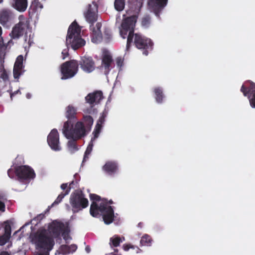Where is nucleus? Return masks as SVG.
<instances>
[{"label":"nucleus","instance_id":"obj_1","mask_svg":"<svg viewBox=\"0 0 255 255\" xmlns=\"http://www.w3.org/2000/svg\"><path fill=\"white\" fill-rule=\"evenodd\" d=\"M137 18V15H133L124 19L121 24L122 28L120 30V35L125 39L128 32L126 46L127 51L129 50L134 38V44L135 47L139 49L142 50L143 54L147 56L148 54V50L152 49L153 43L150 39L140 34L134 33Z\"/></svg>","mask_w":255,"mask_h":255},{"label":"nucleus","instance_id":"obj_2","mask_svg":"<svg viewBox=\"0 0 255 255\" xmlns=\"http://www.w3.org/2000/svg\"><path fill=\"white\" fill-rule=\"evenodd\" d=\"M29 239L35 249L42 252H50L55 245L54 239L46 234L45 230H39L30 234Z\"/></svg>","mask_w":255,"mask_h":255},{"label":"nucleus","instance_id":"obj_3","mask_svg":"<svg viewBox=\"0 0 255 255\" xmlns=\"http://www.w3.org/2000/svg\"><path fill=\"white\" fill-rule=\"evenodd\" d=\"M81 28L76 21L69 26L66 36V44H70L72 48L77 50L85 45V41L81 37Z\"/></svg>","mask_w":255,"mask_h":255},{"label":"nucleus","instance_id":"obj_4","mask_svg":"<svg viewBox=\"0 0 255 255\" xmlns=\"http://www.w3.org/2000/svg\"><path fill=\"white\" fill-rule=\"evenodd\" d=\"M69 124V122L64 123L62 132L64 136L67 138H75L80 139L86 135V129L82 122L79 121Z\"/></svg>","mask_w":255,"mask_h":255},{"label":"nucleus","instance_id":"obj_5","mask_svg":"<svg viewBox=\"0 0 255 255\" xmlns=\"http://www.w3.org/2000/svg\"><path fill=\"white\" fill-rule=\"evenodd\" d=\"M74 213H78L86 208L89 205V201L85 197V194L81 190H76L72 193L69 199Z\"/></svg>","mask_w":255,"mask_h":255},{"label":"nucleus","instance_id":"obj_6","mask_svg":"<svg viewBox=\"0 0 255 255\" xmlns=\"http://www.w3.org/2000/svg\"><path fill=\"white\" fill-rule=\"evenodd\" d=\"M79 63L77 60H71L61 65V79L66 80L73 77L78 72Z\"/></svg>","mask_w":255,"mask_h":255},{"label":"nucleus","instance_id":"obj_7","mask_svg":"<svg viewBox=\"0 0 255 255\" xmlns=\"http://www.w3.org/2000/svg\"><path fill=\"white\" fill-rule=\"evenodd\" d=\"M15 174L20 182L29 181L35 177L32 168L27 165H20L14 168Z\"/></svg>","mask_w":255,"mask_h":255},{"label":"nucleus","instance_id":"obj_8","mask_svg":"<svg viewBox=\"0 0 255 255\" xmlns=\"http://www.w3.org/2000/svg\"><path fill=\"white\" fill-rule=\"evenodd\" d=\"M240 90L244 96L248 97L251 106L255 108V83L250 80L246 81Z\"/></svg>","mask_w":255,"mask_h":255},{"label":"nucleus","instance_id":"obj_9","mask_svg":"<svg viewBox=\"0 0 255 255\" xmlns=\"http://www.w3.org/2000/svg\"><path fill=\"white\" fill-rule=\"evenodd\" d=\"M47 143L51 148L54 151H59L61 147L59 145V135L57 130L54 128L51 130L47 136Z\"/></svg>","mask_w":255,"mask_h":255},{"label":"nucleus","instance_id":"obj_10","mask_svg":"<svg viewBox=\"0 0 255 255\" xmlns=\"http://www.w3.org/2000/svg\"><path fill=\"white\" fill-rule=\"evenodd\" d=\"M14 15L12 12L6 9L0 11V23L4 27L9 28L13 23Z\"/></svg>","mask_w":255,"mask_h":255},{"label":"nucleus","instance_id":"obj_11","mask_svg":"<svg viewBox=\"0 0 255 255\" xmlns=\"http://www.w3.org/2000/svg\"><path fill=\"white\" fill-rule=\"evenodd\" d=\"M167 1L168 0H149L148 5L155 15L159 17L160 13L166 5Z\"/></svg>","mask_w":255,"mask_h":255},{"label":"nucleus","instance_id":"obj_12","mask_svg":"<svg viewBox=\"0 0 255 255\" xmlns=\"http://www.w3.org/2000/svg\"><path fill=\"white\" fill-rule=\"evenodd\" d=\"M78 61L81 68L86 73H91L95 69V63L91 57L83 56Z\"/></svg>","mask_w":255,"mask_h":255},{"label":"nucleus","instance_id":"obj_13","mask_svg":"<svg viewBox=\"0 0 255 255\" xmlns=\"http://www.w3.org/2000/svg\"><path fill=\"white\" fill-rule=\"evenodd\" d=\"M102 65L104 68L106 74H108L111 69L115 67L113 57L107 50H105V52L102 55Z\"/></svg>","mask_w":255,"mask_h":255},{"label":"nucleus","instance_id":"obj_14","mask_svg":"<svg viewBox=\"0 0 255 255\" xmlns=\"http://www.w3.org/2000/svg\"><path fill=\"white\" fill-rule=\"evenodd\" d=\"M28 23L27 20L23 19L15 24L11 32L13 38H18L23 34L25 29L28 27Z\"/></svg>","mask_w":255,"mask_h":255},{"label":"nucleus","instance_id":"obj_15","mask_svg":"<svg viewBox=\"0 0 255 255\" xmlns=\"http://www.w3.org/2000/svg\"><path fill=\"white\" fill-rule=\"evenodd\" d=\"M65 230L64 223L60 222H53L48 226L49 233L55 238L58 237Z\"/></svg>","mask_w":255,"mask_h":255},{"label":"nucleus","instance_id":"obj_16","mask_svg":"<svg viewBox=\"0 0 255 255\" xmlns=\"http://www.w3.org/2000/svg\"><path fill=\"white\" fill-rule=\"evenodd\" d=\"M98 5L95 3L92 7V5L89 4L88 9L87 12L85 14L86 20L91 25H93L94 23L97 20Z\"/></svg>","mask_w":255,"mask_h":255},{"label":"nucleus","instance_id":"obj_17","mask_svg":"<svg viewBox=\"0 0 255 255\" xmlns=\"http://www.w3.org/2000/svg\"><path fill=\"white\" fill-rule=\"evenodd\" d=\"M74 178L75 179V180H73L72 182H71L69 184V187L66 191L61 192L58 195L55 201L52 203L51 205L52 206L60 203L62 201V199L64 198V197L69 193L71 189L75 188L74 185L76 186L78 184L79 181H80V177L79 175L75 174L74 175Z\"/></svg>","mask_w":255,"mask_h":255},{"label":"nucleus","instance_id":"obj_18","mask_svg":"<svg viewBox=\"0 0 255 255\" xmlns=\"http://www.w3.org/2000/svg\"><path fill=\"white\" fill-rule=\"evenodd\" d=\"M102 24L98 22L96 24V26L93 25H90V28L92 30V41L94 43H98L102 40V34L101 31Z\"/></svg>","mask_w":255,"mask_h":255},{"label":"nucleus","instance_id":"obj_19","mask_svg":"<svg viewBox=\"0 0 255 255\" xmlns=\"http://www.w3.org/2000/svg\"><path fill=\"white\" fill-rule=\"evenodd\" d=\"M109 206L104 204H100L99 206L96 202H92L90 209V214L94 217H97L99 215V212L102 213L106 212L108 210Z\"/></svg>","mask_w":255,"mask_h":255},{"label":"nucleus","instance_id":"obj_20","mask_svg":"<svg viewBox=\"0 0 255 255\" xmlns=\"http://www.w3.org/2000/svg\"><path fill=\"white\" fill-rule=\"evenodd\" d=\"M103 93L101 91H96L93 93H89L85 97V100L91 105L95 104H99L101 100L103 99Z\"/></svg>","mask_w":255,"mask_h":255},{"label":"nucleus","instance_id":"obj_21","mask_svg":"<svg viewBox=\"0 0 255 255\" xmlns=\"http://www.w3.org/2000/svg\"><path fill=\"white\" fill-rule=\"evenodd\" d=\"M77 110L72 105H69L66 108L65 116L69 122V124L75 123L77 121L76 118Z\"/></svg>","mask_w":255,"mask_h":255},{"label":"nucleus","instance_id":"obj_22","mask_svg":"<svg viewBox=\"0 0 255 255\" xmlns=\"http://www.w3.org/2000/svg\"><path fill=\"white\" fill-rule=\"evenodd\" d=\"M11 5L17 11L24 12L27 9L28 2L27 0H13Z\"/></svg>","mask_w":255,"mask_h":255},{"label":"nucleus","instance_id":"obj_23","mask_svg":"<svg viewBox=\"0 0 255 255\" xmlns=\"http://www.w3.org/2000/svg\"><path fill=\"white\" fill-rule=\"evenodd\" d=\"M103 169L109 175L114 174L118 170V165L116 162L109 161L103 166Z\"/></svg>","mask_w":255,"mask_h":255},{"label":"nucleus","instance_id":"obj_24","mask_svg":"<svg viewBox=\"0 0 255 255\" xmlns=\"http://www.w3.org/2000/svg\"><path fill=\"white\" fill-rule=\"evenodd\" d=\"M114 211L112 206H109L108 210L103 213V219L106 224L109 225L114 221Z\"/></svg>","mask_w":255,"mask_h":255},{"label":"nucleus","instance_id":"obj_25","mask_svg":"<svg viewBox=\"0 0 255 255\" xmlns=\"http://www.w3.org/2000/svg\"><path fill=\"white\" fill-rule=\"evenodd\" d=\"M77 249V246L75 244H72L70 246L62 245L59 248V253L66 255L70 253H73Z\"/></svg>","mask_w":255,"mask_h":255},{"label":"nucleus","instance_id":"obj_26","mask_svg":"<svg viewBox=\"0 0 255 255\" xmlns=\"http://www.w3.org/2000/svg\"><path fill=\"white\" fill-rule=\"evenodd\" d=\"M153 92L155 94V99L158 103H161L164 98L163 91L160 87H156L154 89Z\"/></svg>","mask_w":255,"mask_h":255},{"label":"nucleus","instance_id":"obj_27","mask_svg":"<svg viewBox=\"0 0 255 255\" xmlns=\"http://www.w3.org/2000/svg\"><path fill=\"white\" fill-rule=\"evenodd\" d=\"M70 140H69L67 142V146L69 150L71 153H74L76 151L78 150V148L77 145L76 141L78 139H75V138H70Z\"/></svg>","mask_w":255,"mask_h":255},{"label":"nucleus","instance_id":"obj_28","mask_svg":"<svg viewBox=\"0 0 255 255\" xmlns=\"http://www.w3.org/2000/svg\"><path fill=\"white\" fill-rule=\"evenodd\" d=\"M83 124H85V127L86 129L90 130L93 124V119L90 115L84 116L83 118Z\"/></svg>","mask_w":255,"mask_h":255},{"label":"nucleus","instance_id":"obj_29","mask_svg":"<svg viewBox=\"0 0 255 255\" xmlns=\"http://www.w3.org/2000/svg\"><path fill=\"white\" fill-rule=\"evenodd\" d=\"M152 242V240L151 237L147 234H145L141 237L140 243L141 246H150Z\"/></svg>","mask_w":255,"mask_h":255},{"label":"nucleus","instance_id":"obj_30","mask_svg":"<svg viewBox=\"0 0 255 255\" xmlns=\"http://www.w3.org/2000/svg\"><path fill=\"white\" fill-rule=\"evenodd\" d=\"M110 244L111 246L117 247L122 242V238L118 235H115L110 239Z\"/></svg>","mask_w":255,"mask_h":255},{"label":"nucleus","instance_id":"obj_31","mask_svg":"<svg viewBox=\"0 0 255 255\" xmlns=\"http://www.w3.org/2000/svg\"><path fill=\"white\" fill-rule=\"evenodd\" d=\"M125 0H115L114 2V6L115 9L121 11L123 10L125 7Z\"/></svg>","mask_w":255,"mask_h":255},{"label":"nucleus","instance_id":"obj_32","mask_svg":"<svg viewBox=\"0 0 255 255\" xmlns=\"http://www.w3.org/2000/svg\"><path fill=\"white\" fill-rule=\"evenodd\" d=\"M151 18L149 15H146L144 16L142 19L141 21V24L142 26L144 27L145 28L148 27L150 24Z\"/></svg>","mask_w":255,"mask_h":255},{"label":"nucleus","instance_id":"obj_33","mask_svg":"<svg viewBox=\"0 0 255 255\" xmlns=\"http://www.w3.org/2000/svg\"><path fill=\"white\" fill-rule=\"evenodd\" d=\"M123 248L125 251H128L130 249H131L133 250L135 249L136 253H138L141 252V250L138 247L134 246L131 244H124L123 246Z\"/></svg>","mask_w":255,"mask_h":255},{"label":"nucleus","instance_id":"obj_34","mask_svg":"<svg viewBox=\"0 0 255 255\" xmlns=\"http://www.w3.org/2000/svg\"><path fill=\"white\" fill-rule=\"evenodd\" d=\"M22 68L14 66L13 70V77L15 79H18L21 74Z\"/></svg>","mask_w":255,"mask_h":255},{"label":"nucleus","instance_id":"obj_35","mask_svg":"<svg viewBox=\"0 0 255 255\" xmlns=\"http://www.w3.org/2000/svg\"><path fill=\"white\" fill-rule=\"evenodd\" d=\"M23 56L21 55H19L15 62L14 66L17 67H21L23 68Z\"/></svg>","mask_w":255,"mask_h":255},{"label":"nucleus","instance_id":"obj_36","mask_svg":"<svg viewBox=\"0 0 255 255\" xmlns=\"http://www.w3.org/2000/svg\"><path fill=\"white\" fill-rule=\"evenodd\" d=\"M4 235L10 238L11 235V226L8 223H6L4 227Z\"/></svg>","mask_w":255,"mask_h":255},{"label":"nucleus","instance_id":"obj_37","mask_svg":"<svg viewBox=\"0 0 255 255\" xmlns=\"http://www.w3.org/2000/svg\"><path fill=\"white\" fill-rule=\"evenodd\" d=\"M10 238L5 235H2L0 236V246H3L9 240Z\"/></svg>","mask_w":255,"mask_h":255},{"label":"nucleus","instance_id":"obj_38","mask_svg":"<svg viewBox=\"0 0 255 255\" xmlns=\"http://www.w3.org/2000/svg\"><path fill=\"white\" fill-rule=\"evenodd\" d=\"M90 198L91 200L93 201V202H95L96 201H99L101 200V197L95 194H90Z\"/></svg>","mask_w":255,"mask_h":255},{"label":"nucleus","instance_id":"obj_39","mask_svg":"<svg viewBox=\"0 0 255 255\" xmlns=\"http://www.w3.org/2000/svg\"><path fill=\"white\" fill-rule=\"evenodd\" d=\"M101 129L97 128H95L93 132V134H94V137L92 138L91 141H93V140L95 139L99 136V135L101 132Z\"/></svg>","mask_w":255,"mask_h":255},{"label":"nucleus","instance_id":"obj_40","mask_svg":"<svg viewBox=\"0 0 255 255\" xmlns=\"http://www.w3.org/2000/svg\"><path fill=\"white\" fill-rule=\"evenodd\" d=\"M112 38L111 34L108 31H104V38L107 39V42H109Z\"/></svg>","mask_w":255,"mask_h":255},{"label":"nucleus","instance_id":"obj_41","mask_svg":"<svg viewBox=\"0 0 255 255\" xmlns=\"http://www.w3.org/2000/svg\"><path fill=\"white\" fill-rule=\"evenodd\" d=\"M116 63L118 67H121L123 63V60L121 57H117L116 58Z\"/></svg>","mask_w":255,"mask_h":255},{"label":"nucleus","instance_id":"obj_42","mask_svg":"<svg viewBox=\"0 0 255 255\" xmlns=\"http://www.w3.org/2000/svg\"><path fill=\"white\" fill-rule=\"evenodd\" d=\"M62 236L63 237V239L65 240L66 243H68L67 241L69 239H71V237L69 236V235L68 234H65V233L64 231L62 233Z\"/></svg>","mask_w":255,"mask_h":255},{"label":"nucleus","instance_id":"obj_43","mask_svg":"<svg viewBox=\"0 0 255 255\" xmlns=\"http://www.w3.org/2000/svg\"><path fill=\"white\" fill-rule=\"evenodd\" d=\"M62 54L63 55V59H65L66 57H67L69 55L68 49H64L62 52Z\"/></svg>","mask_w":255,"mask_h":255},{"label":"nucleus","instance_id":"obj_44","mask_svg":"<svg viewBox=\"0 0 255 255\" xmlns=\"http://www.w3.org/2000/svg\"><path fill=\"white\" fill-rule=\"evenodd\" d=\"M105 122V117L104 116H101L97 121V123L103 125Z\"/></svg>","mask_w":255,"mask_h":255},{"label":"nucleus","instance_id":"obj_45","mask_svg":"<svg viewBox=\"0 0 255 255\" xmlns=\"http://www.w3.org/2000/svg\"><path fill=\"white\" fill-rule=\"evenodd\" d=\"M90 153H91V152L89 151V150H86L85 151L84 158H83V162H84L85 161H86L87 158H88V155H89L90 154Z\"/></svg>","mask_w":255,"mask_h":255},{"label":"nucleus","instance_id":"obj_46","mask_svg":"<svg viewBox=\"0 0 255 255\" xmlns=\"http://www.w3.org/2000/svg\"><path fill=\"white\" fill-rule=\"evenodd\" d=\"M14 173H15L14 171H13V170L10 169H8L7 171V174L10 178H13Z\"/></svg>","mask_w":255,"mask_h":255},{"label":"nucleus","instance_id":"obj_47","mask_svg":"<svg viewBox=\"0 0 255 255\" xmlns=\"http://www.w3.org/2000/svg\"><path fill=\"white\" fill-rule=\"evenodd\" d=\"M5 211V204L0 201V211L4 212Z\"/></svg>","mask_w":255,"mask_h":255},{"label":"nucleus","instance_id":"obj_48","mask_svg":"<svg viewBox=\"0 0 255 255\" xmlns=\"http://www.w3.org/2000/svg\"><path fill=\"white\" fill-rule=\"evenodd\" d=\"M60 187L62 190L66 191L69 187V186H68V183H63Z\"/></svg>","mask_w":255,"mask_h":255},{"label":"nucleus","instance_id":"obj_49","mask_svg":"<svg viewBox=\"0 0 255 255\" xmlns=\"http://www.w3.org/2000/svg\"><path fill=\"white\" fill-rule=\"evenodd\" d=\"M44 217H45V215H44V214H40L38 215L36 217V219L37 220L40 221V220H41L42 219H43Z\"/></svg>","mask_w":255,"mask_h":255},{"label":"nucleus","instance_id":"obj_50","mask_svg":"<svg viewBox=\"0 0 255 255\" xmlns=\"http://www.w3.org/2000/svg\"><path fill=\"white\" fill-rule=\"evenodd\" d=\"M4 44L2 37H0V51H1L4 48Z\"/></svg>","mask_w":255,"mask_h":255},{"label":"nucleus","instance_id":"obj_51","mask_svg":"<svg viewBox=\"0 0 255 255\" xmlns=\"http://www.w3.org/2000/svg\"><path fill=\"white\" fill-rule=\"evenodd\" d=\"M38 8H43V5L40 2H37L36 3L35 8V9H37Z\"/></svg>","mask_w":255,"mask_h":255},{"label":"nucleus","instance_id":"obj_52","mask_svg":"<svg viewBox=\"0 0 255 255\" xmlns=\"http://www.w3.org/2000/svg\"><path fill=\"white\" fill-rule=\"evenodd\" d=\"M92 147H93V144L92 143L89 144V145L88 146L86 150H89V151H90V152H91V151L92 150Z\"/></svg>","mask_w":255,"mask_h":255},{"label":"nucleus","instance_id":"obj_53","mask_svg":"<svg viewBox=\"0 0 255 255\" xmlns=\"http://www.w3.org/2000/svg\"><path fill=\"white\" fill-rule=\"evenodd\" d=\"M95 128L101 130L102 128V125L97 123Z\"/></svg>","mask_w":255,"mask_h":255},{"label":"nucleus","instance_id":"obj_54","mask_svg":"<svg viewBox=\"0 0 255 255\" xmlns=\"http://www.w3.org/2000/svg\"><path fill=\"white\" fill-rule=\"evenodd\" d=\"M50 252H44L40 253L38 255H49Z\"/></svg>","mask_w":255,"mask_h":255},{"label":"nucleus","instance_id":"obj_55","mask_svg":"<svg viewBox=\"0 0 255 255\" xmlns=\"http://www.w3.org/2000/svg\"><path fill=\"white\" fill-rule=\"evenodd\" d=\"M0 255H10L8 254V252H7L6 251H3L0 253Z\"/></svg>","mask_w":255,"mask_h":255},{"label":"nucleus","instance_id":"obj_56","mask_svg":"<svg viewBox=\"0 0 255 255\" xmlns=\"http://www.w3.org/2000/svg\"><path fill=\"white\" fill-rule=\"evenodd\" d=\"M18 92H19V91H16L12 93H11L10 94V98H12L13 96H14L15 94H16L17 93H18Z\"/></svg>","mask_w":255,"mask_h":255},{"label":"nucleus","instance_id":"obj_57","mask_svg":"<svg viewBox=\"0 0 255 255\" xmlns=\"http://www.w3.org/2000/svg\"><path fill=\"white\" fill-rule=\"evenodd\" d=\"M85 250L87 252V253H90V247L88 246L86 247Z\"/></svg>","mask_w":255,"mask_h":255},{"label":"nucleus","instance_id":"obj_58","mask_svg":"<svg viewBox=\"0 0 255 255\" xmlns=\"http://www.w3.org/2000/svg\"><path fill=\"white\" fill-rule=\"evenodd\" d=\"M105 203L106 205H107L108 203L109 204H112L113 203V201L112 200H110L108 202H106Z\"/></svg>","mask_w":255,"mask_h":255},{"label":"nucleus","instance_id":"obj_59","mask_svg":"<svg viewBox=\"0 0 255 255\" xmlns=\"http://www.w3.org/2000/svg\"><path fill=\"white\" fill-rule=\"evenodd\" d=\"M1 34H2V29H1V27L0 26V37H1Z\"/></svg>","mask_w":255,"mask_h":255},{"label":"nucleus","instance_id":"obj_60","mask_svg":"<svg viewBox=\"0 0 255 255\" xmlns=\"http://www.w3.org/2000/svg\"><path fill=\"white\" fill-rule=\"evenodd\" d=\"M27 97L28 98H29V94H27Z\"/></svg>","mask_w":255,"mask_h":255}]
</instances>
